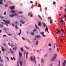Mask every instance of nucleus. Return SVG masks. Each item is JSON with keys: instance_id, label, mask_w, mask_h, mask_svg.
I'll return each mask as SVG.
<instances>
[{"instance_id": "nucleus-21", "label": "nucleus", "mask_w": 66, "mask_h": 66, "mask_svg": "<svg viewBox=\"0 0 66 66\" xmlns=\"http://www.w3.org/2000/svg\"><path fill=\"white\" fill-rule=\"evenodd\" d=\"M63 19V17H61L60 18H59V19L60 20H62Z\"/></svg>"}, {"instance_id": "nucleus-17", "label": "nucleus", "mask_w": 66, "mask_h": 66, "mask_svg": "<svg viewBox=\"0 0 66 66\" xmlns=\"http://www.w3.org/2000/svg\"><path fill=\"white\" fill-rule=\"evenodd\" d=\"M10 51L11 53H12V54H13V51H12V50H11V48L10 49Z\"/></svg>"}, {"instance_id": "nucleus-40", "label": "nucleus", "mask_w": 66, "mask_h": 66, "mask_svg": "<svg viewBox=\"0 0 66 66\" xmlns=\"http://www.w3.org/2000/svg\"><path fill=\"white\" fill-rule=\"evenodd\" d=\"M49 46H50V47H51V44L50 43H49L48 44Z\"/></svg>"}, {"instance_id": "nucleus-41", "label": "nucleus", "mask_w": 66, "mask_h": 66, "mask_svg": "<svg viewBox=\"0 0 66 66\" xmlns=\"http://www.w3.org/2000/svg\"><path fill=\"white\" fill-rule=\"evenodd\" d=\"M8 2H9V3H10V4H12V2H11V1H8Z\"/></svg>"}, {"instance_id": "nucleus-50", "label": "nucleus", "mask_w": 66, "mask_h": 66, "mask_svg": "<svg viewBox=\"0 0 66 66\" xmlns=\"http://www.w3.org/2000/svg\"><path fill=\"white\" fill-rule=\"evenodd\" d=\"M2 27H3V25H2L1 26H0V28H2Z\"/></svg>"}, {"instance_id": "nucleus-20", "label": "nucleus", "mask_w": 66, "mask_h": 66, "mask_svg": "<svg viewBox=\"0 0 66 66\" xmlns=\"http://www.w3.org/2000/svg\"><path fill=\"white\" fill-rule=\"evenodd\" d=\"M38 16L39 17V18H40V19H41V20H42V17H41L38 14Z\"/></svg>"}, {"instance_id": "nucleus-54", "label": "nucleus", "mask_w": 66, "mask_h": 66, "mask_svg": "<svg viewBox=\"0 0 66 66\" xmlns=\"http://www.w3.org/2000/svg\"><path fill=\"white\" fill-rule=\"evenodd\" d=\"M54 45H56V47H57V44H55Z\"/></svg>"}, {"instance_id": "nucleus-37", "label": "nucleus", "mask_w": 66, "mask_h": 66, "mask_svg": "<svg viewBox=\"0 0 66 66\" xmlns=\"http://www.w3.org/2000/svg\"><path fill=\"white\" fill-rule=\"evenodd\" d=\"M25 48H26L27 49H29V48H28V47H27L26 46H25Z\"/></svg>"}, {"instance_id": "nucleus-63", "label": "nucleus", "mask_w": 66, "mask_h": 66, "mask_svg": "<svg viewBox=\"0 0 66 66\" xmlns=\"http://www.w3.org/2000/svg\"><path fill=\"white\" fill-rule=\"evenodd\" d=\"M0 65L1 66H3V65L1 64Z\"/></svg>"}, {"instance_id": "nucleus-16", "label": "nucleus", "mask_w": 66, "mask_h": 66, "mask_svg": "<svg viewBox=\"0 0 66 66\" xmlns=\"http://www.w3.org/2000/svg\"><path fill=\"white\" fill-rule=\"evenodd\" d=\"M2 50L3 51H5V49H4L3 47H2Z\"/></svg>"}, {"instance_id": "nucleus-34", "label": "nucleus", "mask_w": 66, "mask_h": 66, "mask_svg": "<svg viewBox=\"0 0 66 66\" xmlns=\"http://www.w3.org/2000/svg\"><path fill=\"white\" fill-rule=\"evenodd\" d=\"M21 49L22 50V51H23V48L22 47H21Z\"/></svg>"}, {"instance_id": "nucleus-32", "label": "nucleus", "mask_w": 66, "mask_h": 66, "mask_svg": "<svg viewBox=\"0 0 66 66\" xmlns=\"http://www.w3.org/2000/svg\"><path fill=\"white\" fill-rule=\"evenodd\" d=\"M3 29L4 30V31H6V28H3Z\"/></svg>"}, {"instance_id": "nucleus-45", "label": "nucleus", "mask_w": 66, "mask_h": 66, "mask_svg": "<svg viewBox=\"0 0 66 66\" xmlns=\"http://www.w3.org/2000/svg\"><path fill=\"white\" fill-rule=\"evenodd\" d=\"M0 17H1V19H3V16H0Z\"/></svg>"}, {"instance_id": "nucleus-1", "label": "nucleus", "mask_w": 66, "mask_h": 66, "mask_svg": "<svg viewBox=\"0 0 66 66\" xmlns=\"http://www.w3.org/2000/svg\"><path fill=\"white\" fill-rule=\"evenodd\" d=\"M31 60V61H32L33 62H35V63L36 64V61L35 60V56L34 57L33 59V57L32 56H31L30 57Z\"/></svg>"}, {"instance_id": "nucleus-29", "label": "nucleus", "mask_w": 66, "mask_h": 66, "mask_svg": "<svg viewBox=\"0 0 66 66\" xmlns=\"http://www.w3.org/2000/svg\"><path fill=\"white\" fill-rule=\"evenodd\" d=\"M18 13L19 14H22L23 13V12H18Z\"/></svg>"}, {"instance_id": "nucleus-64", "label": "nucleus", "mask_w": 66, "mask_h": 66, "mask_svg": "<svg viewBox=\"0 0 66 66\" xmlns=\"http://www.w3.org/2000/svg\"><path fill=\"white\" fill-rule=\"evenodd\" d=\"M50 19H51V17H50L48 18V19L49 20Z\"/></svg>"}, {"instance_id": "nucleus-55", "label": "nucleus", "mask_w": 66, "mask_h": 66, "mask_svg": "<svg viewBox=\"0 0 66 66\" xmlns=\"http://www.w3.org/2000/svg\"><path fill=\"white\" fill-rule=\"evenodd\" d=\"M0 4H2V2H0Z\"/></svg>"}, {"instance_id": "nucleus-19", "label": "nucleus", "mask_w": 66, "mask_h": 66, "mask_svg": "<svg viewBox=\"0 0 66 66\" xmlns=\"http://www.w3.org/2000/svg\"><path fill=\"white\" fill-rule=\"evenodd\" d=\"M20 65H22V61L21 62L20 61Z\"/></svg>"}, {"instance_id": "nucleus-30", "label": "nucleus", "mask_w": 66, "mask_h": 66, "mask_svg": "<svg viewBox=\"0 0 66 66\" xmlns=\"http://www.w3.org/2000/svg\"><path fill=\"white\" fill-rule=\"evenodd\" d=\"M56 30L57 32H58L59 33H60V30H59V29L57 28Z\"/></svg>"}, {"instance_id": "nucleus-15", "label": "nucleus", "mask_w": 66, "mask_h": 66, "mask_svg": "<svg viewBox=\"0 0 66 66\" xmlns=\"http://www.w3.org/2000/svg\"><path fill=\"white\" fill-rule=\"evenodd\" d=\"M60 24H61V22H64V21H63V20H60Z\"/></svg>"}, {"instance_id": "nucleus-10", "label": "nucleus", "mask_w": 66, "mask_h": 66, "mask_svg": "<svg viewBox=\"0 0 66 66\" xmlns=\"http://www.w3.org/2000/svg\"><path fill=\"white\" fill-rule=\"evenodd\" d=\"M56 56H57V55L56 54H55L54 55L53 57L55 58L56 57Z\"/></svg>"}, {"instance_id": "nucleus-42", "label": "nucleus", "mask_w": 66, "mask_h": 66, "mask_svg": "<svg viewBox=\"0 0 66 66\" xmlns=\"http://www.w3.org/2000/svg\"><path fill=\"white\" fill-rule=\"evenodd\" d=\"M57 51H58V52H59V50L58 49V48H57Z\"/></svg>"}, {"instance_id": "nucleus-49", "label": "nucleus", "mask_w": 66, "mask_h": 66, "mask_svg": "<svg viewBox=\"0 0 66 66\" xmlns=\"http://www.w3.org/2000/svg\"><path fill=\"white\" fill-rule=\"evenodd\" d=\"M56 4V3H55V2H54L53 3V4H54V5L55 4Z\"/></svg>"}, {"instance_id": "nucleus-38", "label": "nucleus", "mask_w": 66, "mask_h": 66, "mask_svg": "<svg viewBox=\"0 0 66 66\" xmlns=\"http://www.w3.org/2000/svg\"><path fill=\"white\" fill-rule=\"evenodd\" d=\"M0 62H3V60L2 59H0Z\"/></svg>"}, {"instance_id": "nucleus-11", "label": "nucleus", "mask_w": 66, "mask_h": 66, "mask_svg": "<svg viewBox=\"0 0 66 66\" xmlns=\"http://www.w3.org/2000/svg\"><path fill=\"white\" fill-rule=\"evenodd\" d=\"M10 16L11 17H14V14H12L11 15H10Z\"/></svg>"}, {"instance_id": "nucleus-60", "label": "nucleus", "mask_w": 66, "mask_h": 66, "mask_svg": "<svg viewBox=\"0 0 66 66\" xmlns=\"http://www.w3.org/2000/svg\"><path fill=\"white\" fill-rule=\"evenodd\" d=\"M11 60H13V58L11 57Z\"/></svg>"}, {"instance_id": "nucleus-52", "label": "nucleus", "mask_w": 66, "mask_h": 66, "mask_svg": "<svg viewBox=\"0 0 66 66\" xmlns=\"http://www.w3.org/2000/svg\"><path fill=\"white\" fill-rule=\"evenodd\" d=\"M4 15H6V12H5L4 13Z\"/></svg>"}, {"instance_id": "nucleus-24", "label": "nucleus", "mask_w": 66, "mask_h": 66, "mask_svg": "<svg viewBox=\"0 0 66 66\" xmlns=\"http://www.w3.org/2000/svg\"><path fill=\"white\" fill-rule=\"evenodd\" d=\"M31 35H34V33L33 32H31Z\"/></svg>"}, {"instance_id": "nucleus-57", "label": "nucleus", "mask_w": 66, "mask_h": 66, "mask_svg": "<svg viewBox=\"0 0 66 66\" xmlns=\"http://www.w3.org/2000/svg\"><path fill=\"white\" fill-rule=\"evenodd\" d=\"M33 32H35L36 31V30L34 29L33 30Z\"/></svg>"}, {"instance_id": "nucleus-6", "label": "nucleus", "mask_w": 66, "mask_h": 66, "mask_svg": "<svg viewBox=\"0 0 66 66\" xmlns=\"http://www.w3.org/2000/svg\"><path fill=\"white\" fill-rule=\"evenodd\" d=\"M40 34H41L42 35H43V37H45L46 36V35H44V32H42H42H40Z\"/></svg>"}, {"instance_id": "nucleus-3", "label": "nucleus", "mask_w": 66, "mask_h": 66, "mask_svg": "<svg viewBox=\"0 0 66 66\" xmlns=\"http://www.w3.org/2000/svg\"><path fill=\"white\" fill-rule=\"evenodd\" d=\"M16 12V11H15V10L12 9L10 11V12L11 13H15Z\"/></svg>"}, {"instance_id": "nucleus-14", "label": "nucleus", "mask_w": 66, "mask_h": 66, "mask_svg": "<svg viewBox=\"0 0 66 66\" xmlns=\"http://www.w3.org/2000/svg\"><path fill=\"white\" fill-rule=\"evenodd\" d=\"M50 22L51 24H52V20L51 19H50Z\"/></svg>"}, {"instance_id": "nucleus-23", "label": "nucleus", "mask_w": 66, "mask_h": 66, "mask_svg": "<svg viewBox=\"0 0 66 66\" xmlns=\"http://www.w3.org/2000/svg\"><path fill=\"white\" fill-rule=\"evenodd\" d=\"M43 27H46V24L45 23H43Z\"/></svg>"}, {"instance_id": "nucleus-26", "label": "nucleus", "mask_w": 66, "mask_h": 66, "mask_svg": "<svg viewBox=\"0 0 66 66\" xmlns=\"http://www.w3.org/2000/svg\"><path fill=\"white\" fill-rule=\"evenodd\" d=\"M14 14V16H15H15H18V13H15Z\"/></svg>"}, {"instance_id": "nucleus-22", "label": "nucleus", "mask_w": 66, "mask_h": 66, "mask_svg": "<svg viewBox=\"0 0 66 66\" xmlns=\"http://www.w3.org/2000/svg\"><path fill=\"white\" fill-rule=\"evenodd\" d=\"M41 62L42 63H44V59H42L41 60Z\"/></svg>"}, {"instance_id": "nucleus-13", "label": "nucleus", "mask_w": 66, "mask_h": 66, "mask_svg": "<svg viewBox=\"0 0 66 66\" xmlns=\"http://www.w3.org/2000/svg\"><path fill=\"white\" fill-rule=\"evenodd\" d=\"M19 55L20 57H21V56L22 55V53L20 52H19Z\"/></svg>"}, {"instance_id": "nucleus-59", "label": "nucleus", "mask_w": 66, "mask_h": 66, "mask_svg": "<svg viewBox=\"0 0 66 66\" xmlns=\"http://www.w3.org/2000/svg\"><path fill=\"white\" fill-rule=\"evenodd\" d=\"M5 5V7H7V5Z\"/></svg>"}, {"instance_id": "nucleus-27", "label": "nucleus", "mask_w": 66, "mask_h": 66, "mask_svg": "<svg viewBox=\"0 0 66 66\" xmlns=\"http://www.w3.org/2000/svg\"><path fill=\"white\" fill-rule=\"evenodd\" d=\"M38 41H37L36 44V45L37 46V45H38Z\"/></svg>"}, {"instance_id": "nucleus-44", "label": "nucleus", "mask_w": 66, "mask_h": 66, "mask_svg": "<svg viewBox=\"0 0 66 66\" xmlns=\"http://www.w3.org/2000/svg\"><path fill=\"white\" fill-rule=\"evenodd\" d=\"M5 36H6V35H3V37L4 38V37H5Z\"/></svg>"}, {"instance_id": "nucleus-8", "label": "nucleus", "mask_w": 66, "mask_h": 66, "mask_svg": "<svg viewBox=\"0 0 66 66\" xmlns=\"http://www.w3.org/2000/svg\"><path fill=\"white\" fill-rule=\"evenodd\" d=\"M45 32H48V28L47 26L46 27V28L45 29Z\"/></svg>"}, {"instance_id": "nucleus-7", "label": "nucleus", "mask_w": 66, "mask_h": 66, "mask_svg": "<svg viewBox=\"0 0 66 66\" xmlns=\"http://www.w3.org/2000/svg\"><path fill=\"white\" fill-rule=\"evenodd\" d=\"M35 37L36 38H40V36L39 35H38L35 36Z\"/></svg>"}, {"instance_id": "nucleus-2", "label": "nucleus", "mask_w": 66, "mask_h": 66, "mask_svg": "<svg viewBox=\"0 0 66 66\" xmlns=\"http://www.w3.org/2000/svg\"><path fill=\"white\" fill-rule=\"evenodd\" d=\"M3 21L5 23H7L8 24L10 23V20H6V21H5V20H3Z\"/></svg>"}, {"instance_id": "nucleus-51", "label": "nucleus", "mask_w": 66, "mask_h": 66, "mask_svg": "<svg viewBox=\"0 0 66 66\" xmlns=\"http://www.w3.org/2000/svg\"><path fill=\"white\" fill-rule=\"evenodd\" d=\"M28 54H29V52H27L26 54V55H28Z\"/></svg>"}, {"instance_id": "nucleus-58", "label": "nucleus", "mask_w": 66, "mask_h": 66, "mask_svg": "<svg viewBox=\"0 0 66 66\" xmlns=\"http://www.w3.org/2000/svg\"><path fill=\"white\" fill-rule=\"evenodd\" d=\"M59 16H62V14H59Z\"/></svg>"}, {"instance_id": "nucleus-35", "label": "nucleus", "mask_w": 66, "mask_h": 66, "mask_svg": "<svg viewBox=\"0 0 66 66\" xmlns=\"http://www.w3.org/2000/svg\"><path fill=\"white\" fill-rule=\"evenodd\" d=\"M8 45H9V46H11V47H12V46H13L14 45H13V44H11V45H10V43H8Z\"/></svg>"}, {"instance_id": "nucleus-31", "label": "nucleus", "mask_w": 66, "mask_h": 66, "mask_svg": "<svg viewBox=\"0 0 66 66\" xmlns=\"http://www.w3.org/2000/svg\"><path fill=\"white\" fill-rule=\"evenodd\" d=\"M32 15V13H29L28 14V16H30V15Z\"/></svg>"}, {"instance_id": "nucleus-18", "label": "nucleus", "mask_w": 66, "mask_h": 66, "mask_svg": "<svg viewBox=\"0 0 66 66\" xmlns=\"http://www.w3.org/2000/svg\"><path fill=\"white\" fill-rule=\"evenodd\" d=\"M38 26H41V23L40 22H39L38 23Z\"/></svg>"}, {"instance_id": "nucleus-53", "label": "nucleus", "mask_w": 66, "mask_h": 66, "mask_svg": "<svg viewBox=\"0 0 66 66\" xmlns=\"http://www.w3.org/2000/svg\"><path fill=\"white\" fill-rule=\"evenodd\" d=\"M13 59L14 60V61H15V57H13Z\"/></svg>"}, {"instance_id": "nucleus-5", "label": "nucleus", "mask_w": 66, "mask_h": 66, "mask_svg": "<svg viewBox=\"0 0 66 66\" xmlns=\"http://www.w3.org/2000/svg\"><path fill=\"white\" fill-rule=\"evenodd\" d=\"M66 63V60H64V62H63L62 65L63 66H65L66 65L65 64V63Z\"/></svg>"}, {"instance_id": "nucleus-9", "label": "nucleus", "mask_w": 66, "mask_h": 66, "mask_svg": "<svg viewBox=\"0 0 66 66\" xmlns=\"http://www.w3.org/2000/svg\"><path fill=\"white\" fill-rule=\"evenodd\" d=\"M20 22H21L22 24H23L25 23V22H23V21L21 20V21H20Z\"/></svg>"}, {"instance_id": "nucleus-43", "label": "nucleus", "mask_w": 66, "mask_h": 66, "mask_svg": "<svg viewBox=\"0 0 66 66\" xmlns=\"http://www.w3.org/2000/svg\"><path fill=\"white\" fill-rule=\"evenodd\" d=\"M22 39H23V40H26V39H24V38H23V37H22Z\"/></svg>"}, {"instance_id": "nucleus-25", "label": "nucleus", "mask_w": 66, "mask_h": 66, "mask_svg": "<svg viewBox=\"0 0 66 66\" xmlns=\"http://www.w3.org/2000/svg\"><path fill=\"white\" fill-rule=\"evenodd\" d=\"M15 23L17 25H18V22H17V21H16L15 22Z\"/></svg>"}, {"instance_id": "nucleus-33", "label": "nucleus", "mask_w": 66, "mask_h": 66, "mask_svg": "<svg viewBox=\"0 0 66 66\" xmlns=\"http://www.w3.org/2000/svg\"><path fill=\"white\" fill-rule=\"evenodd\" d=\"M17 47H15L14 48H13V50L15 49V50H16L17 49Z\"/></svg>"}, {"instance_id": "nucleus-4", "label": "nucleus", "mask_w": 66, "mask_h": 66, "mask_svg": "<svg viewBox=\"0 0 66 66\" xmlns=\"http://www.w3.org/2000/svg\"><path fill=\"white\" fill-rule=\"evenodd\" d=\"M9 8H10V9H15V6H10L9 7Z\"/></svg>"}, {"instance_id": "nucleus-47", "label": "nucleus", "mask_w": 66, "mask_h": 66, "mask_svg": "<svg viewBox=\"0 0 66 66\" xmlns=\"http://www.w3.org/2000/svg\"><path fill=\"white\" fill-rule=\"evenodd\" d=\"M15 28H16V29H17L18 28V27H17V26H15Z\"/></svg>"}, {"instance_id": "nucleus-48", "label": "nucleus", "mask_w": 66, "mask_h": 66, "mask_svg": "<svg viewBox=\"0 0 66 66\" xmlns=\"http://www.w3.org/2000/svg\"><path fill=\"white\" fill-rule=\"evenodd\" d=\"M30 17H33V15L32 14H31V15H30Z\"/></svg>"}, {"instance_id": "nucleus-39", "label": "nucleus", "mask_w": 66, "mask_h": 66, "mask_svg": "<svg viewBox=\"0 0 66 66\" xmlns=\"http://www.w3.org/2000/svg\"><path fill=\"white\" fill-rule=\"evenodd\" d=\"M35 26L36 29H37V26L36 24H35Z\"/></svg>"}, {"instance_id": "nucleus-12", "label": "nucleus", "mask_w": 66, "mask_h": 66, "mask_svg": "<svg viewBox=\"0 0 66 66\" xmlns=\"http://www.w3.org/2000/svg\"><path fill=\"white\" fill-rule=\"evenodd\" d=\"M55 58H54V57H52V58L51 61H54V60H55Z\"/></svg>"}, {"instance_id": "nucleus-62", "label": "nucleus", "mask_w": 66, "mask_h": 66, "mask_svg": "<svg viewBox=\"0 0 66 66\" xmlns=\"http://www.w3.org/2000/svg\"><path fill=\"white\" fill-rule=\"evenodd\" d=\"M27 58H28V55H26V59H27Z\"/></svg>"}, {"instance_id": "nucleus-36", "label": "nucleus", "mask_w": 66, "mask_h": 66, "mask_svg": "<svg viewBox=\"0 0 66 66\" xmlns=\"http://www.w3.org/2000/svg\"><path fill=\"white\" fill-rule=\"evenodd\" d=\"M38 7H40V6H41V5L40 4H39L38 5Z\"/></svg>"}, {"instance_id": "nucleus-56", "label": "nucleus", "mask_w": 66, "mask_h": 66, "mask_svg": "<svg viewBox=\"0 0 66 66\" xmlns=\"http://www.w3.org/2000/svg\"><path fill=\"white\" fill-rule=\"evenodd\" d=\"M30 3H33V2H32V1H30Z\"/></svg>"}, {"instance_id": "nucleus-28", "label": "nucleus", "mask_w": 66, "mask_h": 66, "mask_svg": "<svg viewBox=\"0 0 66 66\" xmlns=\"http://www.w3.org/2000/svg\"><path fill=\"white\" fill-rule=\"evenodd\" d=\"M20 33L18 34V35H20V34H21V29H20Z\"/></svg>"}, {"instance_id": "nucleus-46", "label": "nucleus", "mask_w": 66, "mask_h": 66, "mask_svg": "<svg viewBox=\"0 0 66 66\" xmlns=\"http://www.w3.org/2000/svg\"><path fill=\"white\" fill-rule=\"evenodd\" d=\"M37 52H39V53H40L39 52V51H38V50H37Z\"/></svg>"}, {"instance_id": "nucleus-61", "label": "nucleus", "mask_w": 66, "mask_h": 66, "mask_svg": "<svg viewBox=\"0 0 66 66\" xmlns=\"http://www.w3.org/2000/svg\"><path fill=\"white\" fill-rule=\"evenodd\" d=\"M53 65H52V64H50V65L49 66H53Z\"/></svg>"}]
</instances>
